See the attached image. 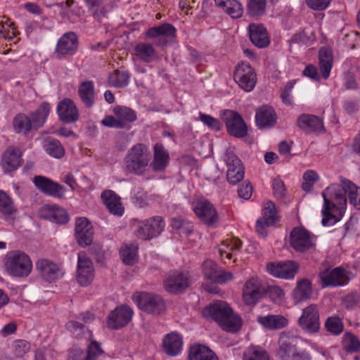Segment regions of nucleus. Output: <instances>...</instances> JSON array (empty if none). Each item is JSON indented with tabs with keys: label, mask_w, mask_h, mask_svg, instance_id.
<instances>
[{
	"label": "nucleus",
	"mask_w": 360,
	"mask_h": 360,
	"mask_svg": "<svg viewBox=\"0 0 360 360\" xmlns=\"http://www.w3.org/2000/svg\"><path fill=\"white\" fill-rule=\"evenodd\" d=\"M322 195L321 222L324 226H333L341 219L347 209V200L360 211V187L353 181L332 184L323 191Z\"/></svg>",
	"instance_id": "1"
},
{
	"label": "nucleus",
	"mask_w": 360,
	"mask_h": 360,
	"mask_svg": "<svg viewBox=\"0 0 360 360\" xmlns=\"http://www.w3.org/2000/svg\"><path fill=\"white\" fill-rule=\"evenodd\" d=\"M202 315L205 318L213 319L223 330L228 332H237L242 326L240 318L224 301H217L204 307Z\"/></svg>",
	"instance_id": "2"
},
{
	"label": "nucleus",
	"mask_w": 360,
	"mask_h": 360,
	"mask_svg": "<svg viewBox=\"0 0 360 360\" xmlns=\"http://www.w3.org/2000/svg\"><path fill=\"white\" fill-rule=\"evenodd\" d=\"M4 269L13 278H25L32 273L33 264L27 254L20 250H13L6 254Z\"/></svg>",
	"instance_id": "3"
},
{
	"label": "nucleus",
	"mask_w": 360,
	"mask_h": 360,
	"mask_svg": "<svg viewBox=\"0 0 360 360\" xmlns=\"http://www.w3.org/2000/svg\"><path fill=\"white\" fill-rule=\"evenodd\" d=\"M150 160L148 147L143 143L135 144L128 150L124 163L128 172L136 174H143L147 170Z\"/></svg>",
	"instance_id": "4"
},
{
	"label": "nucleus",
	"mask_w": 360,
	"mask_h": 360,
	"mask_svg": "<svg viewBox=\"0 0 360 360\" xmlns=\"http://www.w3.org/2000/svg\"><path fill=\"white\" fill-rule=\"evenodd\" d=\"M135 236L142 240H150L161 233L165 222L162 217L156 216L145 220L134 219L132 222Z\"/></svg>",
	"instance_id": "5"
},
{
	"label": "nucleus",
	"mask_w": 360,
	"mask_h": 360,
	"mask_svg": "<svg viewBox=\"0 0 360 360\" xmlns=\"http://www.w3.org/2000/svg\"><path fill=\"white\" fill-rule=\"evenodd\" d=\"M290 244L297 252H311L316 250V236L304 228L296 226L290 233Z\"/></svg>",
	"instance_id": "6"
},
{
	"label": "nucleus",
	"mask_w": 360,
	"mask_h": 360,
	"mask_svg": "<svg viewBox=\"0 0 360 360\" xmlns=\"http://www.w3.org/2000/svg\"><path fill=\"white\" fill-rule=\"evenodd\" d=\"M132 298L140 309L148 314H160L165 309L163 299L158 295L136 292Z\"/></svg>",
	"instance_id": "7"
},
{
	"label": "nucleus",
	"mask_w": 360,
	"mask_h": 360,
	"mask_svg": "<svg viewBox=\"0 0 360 360\" xmlns=\"http://www.w3.org/2000/svg\"><path fill=\"white\" fill-rule=\"evenodd\" d=\"M115 116H106L101 123L109 127L125 128L129 123L136 120L135 111L128 107L117 105L113 108Z\"/></svg>",
	"instance_id": "8"
},
{
	"label": "nucleus",
	"mask_w": 360,
	"mask_h": 360,
	"mask_svg": "<svg viewBox=\"0 0 360 360\" xmlns=\"http://www.w3.org/2000/svg\"><path fill=\"white\" fill-rule=\"evenodd\" d=\"M191 278L188 271H174L164 280V288L169 293L179 294L190 286Z\"/></svg>",
	"instance_id": "9"
},
{
	"label": "nucleus",
	"mask_w": 360,
	"mask_h": 360,
	"mask_svg": "<svg viewBox=\"0 0 360 360\" xmlns=\"http://www.w3.org/2000/svg\"><path fill=\"white\" fill-rule=\"evenodd\" d=\"M349 271L342 266L327 269L320 274L322 287L344 286L349 281Z\"/></svg>",
	"instance_id": "10"
},
{
	"label": "nucleus",
	"mask_w": 360,
	"mask_h": 360,
	"mask_svg": "<svg viewBox=\"0 0 360 360\" xmlns=\"http://www.w3.org/2000/svg\"><path fill=\"white\" fill-rule=\"evenodd\" d=\"M222 119L230 135L237 138H243L247 135V125L238 112L226 110L223 113Z\"/></svg>",
	"instance_id": "11"
},
{
	"label": "nucleus",
	"mask_w": 360,
	"mask_h": 360,
	"mask_svg": "<svg viewBox=\"0 0 360 360\" xmlns=\"http://www.w3.org/2000/svg\"><path fill=\"white\" fill-rule=\"evenodd\" d=\"M191 207L194 213L204 224L210 226L217 221V212L209 200L205 198L194 200Z\"/></svg>",
	"instance_id": "12"
},
{
	"label": "nucleus",
	"mask_w": 360,
	"mask_h": 360,
	"mask_svg": "<svg viewBox=\"0 0 360 360\" xmlns=\"http://www.w3.org/2000/svg\"><path fill=\"white\" fill-rule=\"evenodd\" d=\"M233 77L238 86L248 92L253 90L257 82L256 74L248 63L238 64L234 71Z\"/></svg>",
	"instance_id": "13"
},
{
	"label": "nucleus",
	"mask_w": 360,
	"mask_h": 360,
	"mask_svg": "<svg viewBox=\"0 0 360 360\" xmlns=\"http://www.w3.org/2000/svg\"><path fill=\"white\" fill-rule=\"evenodd\" d=\"M263 296V288L261 281L252 276L245 283L242 297L244 303L248 306L256 305Z\"/></svg>",
	"instance_id": "14"
},
{
	"label": "nucleus",
	"mask_w": 360,
	"mask_h": 360,
	"mask_svg": "<svg viewBox=\"0 0 360 360\" xmlns=\"http://www.w3.org/2000/svg\"><path fill=\"white\" fill-rule=\"evenodd\" d=\"M298 321L300 326L307 333L318 332L320 328V318L317 306L310 304L304 308Z\"/></svg>",
	"instance_id": "15"
},
{
	"label": "nucleus",
	"mask_w": 360,
	"mask_h": 360,
	"mask_svg": "<svg viewBox=\"0 0 360 360\" xmlns=\"http://www.w3.org/2000/svg\"><path fill=\"white\" fill-rule=\"evenodd\" d=\"M133 316V310L127 305H120L111 311L106 320L107 326L111 329H119L127 326Z\"/></svg>",
	"instance_id": "16"
},
{
	"label": "nucleus",
	"mask_w": 360,
	"mask_h": 360,
	"mask_svg": "<svg viewBox=\"0 0 360 360\" xmlns=\"http://www.w3.org/2000/svg\"><path fill=\"white\" fill-rule=\"evenodd\" d=\"M94 277V268L93 263L84 252L78 253L77 281L80 285H89Z\"/></svg>",
	"instance_id": "17"
},
{
	"label": "nucleus",
	"mask_w": 360,
	"mask_h": 360,
	"mask_svg": "<svg viewBox=\"0 0 360 360\" xmlns=\"http://www.w3.org/2000/svg\"><path fill=\"white\" fill-rule=\"evenodd\" d=\"M204 276L216 283L222 284L232 280L233 274L229 271H224L212 260H205L202 265Z\"/></svg>",
	"instance_id": "18"
},
{
	"label": "nucleus",
	"mask_w": 360,
	"mask_h": 360,
	"mask_svg": "<svg viewBox=\"0 0 360 360\" xmlns=\"http://www.w3.org/2000/svg\"><path fill=\"white\" fill-rule=\"evenodd\" d=\"M176 29L169 23H164L159 27L148 29L146 36L155 39V44L165 46L175 38Z\"/></svg>",
	"instance_id": "19"
},
{
	"label": "nucleus",
	"mask_w": 360,
	"mask_h": 360,
	"mask_svg": "<svg viewBox=\"0 0 360 360\" xmlns=\"http://www.w3.org/2000/svg\"><path fill=\"white\" fill-rule=\"evenodd\" d=\"M36 268L42 278L48 282H53L61 278L64 271L57 264L47 259H40L36 262Z\"/></svg>",
	"instance_id": "20"
},
{
	"label": "nucleus",
	"mask_w": 360,
	"mask_h": 360,
	"mask_svg": "<svg viewBox=\"0 0 360 360\" xmlns=\"http://www.w3.org/2000/svg\"><path fill=\"white\" fill-rule=\"evenodd\" d=\"M267 271L274 277L291 279L295 276L298 265L293 261L279 262L270 263L266 266Z\"/></svg>",
	"instance_id": "21"
},
{
	"label": "nucleus",
	"mask_w": 360,
	"mask_h": 360,
	"mask_svg": "<svg viewBox=\"0 0 360 360\" xmlns=\"http://www.w3.org/2000/svg\"><path fill=\"white\" fill-rule=\"evenodd\" d=\"M297 125L307 134H319L325 131L323 120L314 115H300L297 120Z\"/></svg>",
	"instance_id": "22"
},
{
	"label": "nucleus",
	"mask_w": 360,
	"mask_h": 360,
	"mask_svg": "<svg viewBox=\"0 0 360 360\" xmlns=\"http://www.w3.org/2000/svg\"><path fill=\"white\" fill-rule=\"evenodd\" d=\"M93 236V227L90 221L84 217L78 218L75 225V237L79 245L82 247L91 245Z\"/></svg>",
	"instance_id": "23"
},
{
	"label": "nucleus",
	"mask_w": 360,
	"mask_h": 360,
	"mask_svg": "<svg viewBox=\"0 0 360 360\" xmlns=\"http://www.w3.org/2000/svg\"><path fill=\"white\" fill-rule=\"evenodd\" d=\"M78 48V39L75 33L70 32L64 34L58 41L56 53L59 57L72 56Z\"/></svg>",
	"instance_id": "24"
},
{
	"label": "nucleus",
	"mask_w": 360,
	"mask_h": 360,
	"mask_svg": "<svg viewBox=\"0 0 360 360\" xmlns=\"http://www.w3.org/2000/svg\"><path fill=\"white\" fill-rule=\"evenodd\" d=\"M40 217L58 224L68 222L69 217L66 211L56 205H44L39 210Z\"/></svg>",
	"instance_id": "25"
},
{
	"label": "nucleus",
	"mask_w": 360,
	"mask_h": 360,
	"mask_svg": "<svg viewBox=\"0 0 360 360\" xmlns=\"http://www.w3.org/2000/svg\"><path fill=\"white\" fill-rule=\"evenodd\" d=\"M248 33L251 42L258 48H265L270 44V39L266 27L262 24L250 23Z\"/></svg>",
	"instance_id": "26"
},
{
	"label": "nucleus",
	"mask_w": 360,
	"mask_h": 360,
	"mask_svg": "<svg viewBox=\"0 0 360 360\" xmlns=\"http://www.w3.org/2000/svg\"><path fill=\"white\" fill-rule=\"evenodd\" d=\"M103 354L99 344L96 341H91L86 352L79 348L72 349L68 360H96Z\"/></svg>",
	"instance_id": "27"
},
{
	"label": "nucleus",
	"mask_w": 360,
	"mask_h": 360,
	"mask_svg": "<svg viewBox=\"0 0 360 360\" xmlns=\"http://www.w3.org/2000/svg\"><path fill=\"white\" fill-rule=\"evenodd\" d=\"M169 161V155L161 143H156L153 146V158L150 167L156 173H162L165 171Z\"/></svg>",
	"instance_id": "28"
},
{
	"label": "nucleus",
	"mask_w": 360,
	"mask_h": 360,
	"mask_svg": "<svg viewBox=\"0 0 360 360\" xmlns=\"http://www.w3.org/2000/svg\"><path fill=\"white\" fill-rule=\"evenodd\" d=\"M57 112L60 119L67 123L77 121L79 112L74 102L69 98L60 101L57 106Z\"/></svg>",
	"instance_id": "29"
},
{
	"label": "nucleus",
	"mask_w": 360,
	"mask_h": 360,
	"mask_svg": "<svg viewBox=\"0 0 360 360\" xmlns=\"http://www.w3.org/2000/svg\"><path fill=\"white\" fill-rule=\"evenodd\" d=\"M227 179L243 180L245 168L241 160L232 152L226 153Z\"/></svg>",
	"instance_id": "30"
},
{
	"label": "nucleus",
	"mask_w": 360,
	"mask_h": 360,
	"mask_svg": "<svg viewBox=\"0 0 360 360\" xmlns=\"http://www.w3.org/2000/svg\"><path fill=\"white\" fill-rule=\"evenodd\" d=\"M22 153L20 149L9 147L3 154L1 166L5 172L9 173L18 168L20 164Z\"/></svg>",
	"instance_id": "31"
},
{
	"label": "nucleus",
	"mask_w": 360,
	"mask_h": 360,
	"mask_svg": "<svg viewBox=\"0 0 360 360\" xmlns=\"http://www.w3.org/2000/svg\"><path fill=\"white\" fill-rule=\"evenodd\" d=\"M297 341L293 337L281 335L278 340L276 355L280 360H290L297 348Z\"/></svg>",
	"instance_id": "32"
},
{
	"label": "nucleus",
	"mask_w": 360,
	"mask_h": 360,
	"mask_svg": "<svg viewBox=\"0 0 360 360\" xmlns=\"http://www.w3.org/2000/svg\"><path fill=\"white\" fill-rule=\"evenodd\" d=\"M183 347V338L176 332H172L165 336L162 340V347L165 352L171 356L179 355Z\"/></svg>",
	"instance_id": "33"
},
{
	"label": "nucleus",
	"mask_w": 360,
	"mask_h": 360,
	"mask_svg": "<svg viewBox=\"0 0 360 360\" xmlns=\"http://www.w3.org/2000/svg\"><path fill=\"white\" fill-rule=\"evenodd\" d=\"M255 120L259 129L270 128L276 124V115L271 107L264 105L256 111Z\"/></svg>",
	"instance_id": "34"
},
{
	"label": "nucleus",
	"mask_w": 360,
	"mask_h": 360,
	"mask_svg": "<svg viewBox=\"0 0 360 360\" xmlns=\"http://www.w3.org/2000/svg\"><path fill=\"white\" fill-rule=\"evenodd\" d=\"M242 243L240 240L236 237H231L224 239L218 249V252L221 259H231L234 251L239 250Z\"/></svg>",
	"instance_id": "35"
},
{
	"label": "nucleus",
	"mask_w": 360,
	"mask_h": 360,
	"mask_svg": "<svg viewBox=\"0 0 360 360\" xmlns=\"http://www.w3.org/2000/svg\"><path fill=\"white\" fill-rule=\"evenodd\" d=\"M134 51L136 57L144 63H151L158 58V53L150 43H138L134 47Z\"/></svg>",
	"instance_id": "36"
},
{
	"label": "nucleus",
	"mask_w": 360,
	"mask_h": 360,
	"mask_svg": "<svg viewBox=\"0 0 360 360\" xmlns=\"http://www.w3.org/2000/svg\"><path fill=\"white\" fill-rule=\"evenodd\" d=\"M101 198L110 212L114 215L121 217L124 213V208L120 198L111 191H105L101 194Z\"/></svg>",
	"instance_id": "37"
},
{
	"label": "nucleus",
	"mask_w": 360,
	"mask_h": 360,
	"mask_svg": "<svg viewBox=\"0 0 360 360\" xmlns=\"http://www.w3.org/2000/svg\"><path fill=\"white\" fill-rule=\"evenodd\" d=\"M78 95L86 107H92L95 102V89L93 82L89 80L82 82L78 87Z\"/></svg>",
	"instance_id": "38"
},
{
	"label": "nucleus",
	"mask_w": 360,
	"mask_h": 360,
	"mask_svg": "<svg viewBox=\"0 0 360 360\" xmlns=\"http://www.w3.org/2000/svg\"><path fill=\"white\" fill-rule=\"evenodd\" d=\"M312 294L311 283L307 278L297 281V285L292 292V298L297 303L310 299Z\"/></svg>",
	"instance_id": "39"
},
{
	"label": "nucleus",
	"mask_w": 360,
	"mask_h": 360,
	"mask_svg": "<svg viewBox=\"0 0 360 360\" xmlns=\"http://www.w3.org/2000/svg\"><path fill=\"white\" fill-rule=\"evenodd\" d=\"M214 2L233 18H239L243 15V6L237 0H214Z\"/></svg>",
	"instance_id": "40"
},
{
	"label": "nucleus",
	"mask_w": 360,
	"mask_h": 360,
	"mask_svg": "<svg viewBox=\"0 0 360 360\" xmlns=\"http://www.w3.org/2000/svg\"><path fill=\"white\" fill-rule=\"evenodd\" d=\"M189 360H218L216 354L207 346L195 345L190 347Z\"/></svg>",
	"instance_id": "41"
},
{
	"label": "nucleus",
	"mask_w": 360,
	"mask_h": 360,
	"mask_svg": "<svg viewBox=\"0 0 360 360\" xmlns=\"http://www.w3.org/2000/svg\"><path fill=\"white\" fill-rule=\"evenodd\" d=\"M18 209L12 198L4 191L0 190V213L4 217L8 219H13Z\"/></svg>",
	"instance_id": "42"
},
{
	"label": "nucleus",
	"mask_w": 360,
	"mask_h": 360,
	"mask_svg": "<svg viewBox=\"0 0 360 360\" xmlns=\"http://www.w3.org/2000/svg\"><path fill=\"white\" fill-rule=\"evenodd\" d=\"M45 194L57 198L64 196L66 189L56 181H33Z\"/></svg>",
	"instance_id": "43"
},
{
	"label": "nucleus",
	"mask_w": 360,
	"mask_h": 360,
	"mask_svg": "<svg viewBox=\"0 0 360 360\" xmlns=\"http://www.w3.org/2000/svg\"><path fill=\"white\" fill-rule=\"evenodd\" d=\"M50 112V105L44 102L40 106L30 114L29 117L34 129H38L43 126Z\"/></svg>",
	"instance_id": "44"
},
{
	"label": "nucleus",
	"mask_w": 360,
	"mask_h": 360,
	"mask_svg": "<svg viewBox=\"0 0 360 360\" xmlns=\"http://www.w3.org/2000/svg\"><path fill=\"white\" fill-rule=\"evenodd\" d=\"M333 56L331 51L323 47L319 50V66L322 77L327 79L332 68Z\"/></svg>",
	"instance_id": "45"
},
{
	"label": "nucleus",
	"mask_w": 360,
	"mask_h": 360,
	"mask_svg": "<svg viewBox=\"0 0 360 360\" xmlns=\"http://www.w3.org/2000/svg\"><path fill=\"white\" fill-rule=\"evenodd\" d=\"M257 321L269 329H280L288 324V320L281 315H267L259 316Z\"/></svg>",
	"instance_id": "46"
},
{
	"label": "nucleus",
	"mask_w": 360,
	"mask_h": 360,
	"mask_svg": "<svg viewBox=\"0 0 360 360\" xmlns=\"http://www.w3.org/2000/svg\"><path fill=\"white\" fill-rule=\"evenodd\" d=\"M122 262L127 265H134L138 262V247L134 245H123L120 250Z\"/></svg>",
	"instance_id": "47"
},
{
	"label": "nucleus",
	"mask_w": 360,
	"mask_h": 360,
	"mask_svg": "<svg viewBox=\"0 0 360 360\" xmlns=\"http://www.w3.org/2000/svg\"><path fill=\"white\" fill-rule=\"evenodd\" d=\"M84 2L94 18L100 20L105 16L108 9L103 0H84Z\"/></svg>",
	"instance_id": "48"
},
{
	"label": "nucleus",
	"mask_w": 360,
	"mask_h": 360,
	"mask_svg": "<svg viewBox=\"0 0 360 360\" xmlns=\"http://www.w3.org/2000/svg\"><path fill=\"white\" fill-rule=\"evenodd\" d=\"M260 219L266 221L267 224H275L278 221V212L275 204L271 200L264 202L262 207V217Z\"/></svg>",
	"instance_id": "49"
},
{
	"label": "nucleus",
	"mask_w": 360,
	"mask_h": 360,
	"mask_svg": "<svg viewBox=\"0 0 360 360\" xmlns=\"http://www.w3.org/2000/svg\"><path fill=\"white\" fill-rule=\"evenodd\" d=\"M44 148L46 152L55 158H61L65 155V149L60 143L52 138H47L44 141Z\"/></svg>",
	"instance_id": "50"
},
{
	"label": "nucleus",
	"mask_w": 360,
	"mask_h": 360,
	"mask_svg": "<svg viewBox=\"0 0 360 360\" xmlns=\"http://www.w3.org/2000/svg\"><path fill=\"white\" fill-rule=\"evenodd\" d=\"M266 0H248L246 13L250 17L259 18L266 12Z\"/></svg>",
	"instance_id": "51"
},
{
	"label": "nucleus",
	"mask_w": 360,
	"mask_h": 360,
	"mask_svg": "<svg viewBox=\"0 0 360 360\" xmlns=\"http://www.w3.org/2000/svg\"><path fill=\"white\" fill-rule=\"evenodd\" d=\"M243 360H270V358L264 349L252 345L245 349Z\"/></svg>",
	"instance_id": "52"
},
{
	"label": "nucleus",
	"mask_w": 360,
	"mask_h": 360,
	"mask_svg": "<svg viewBox=\"0 0 360 360\" xmlns=\"http://www.w3.org/2000/svg\"><path fill=\"white\" fill-rule=\"evenodd\" d=\"M129 75L126 71L116 70L109 75L108 82L110 85L122 88L126 86L129 83Z\"/></svg>",
	"instance_id": "53"
},
{
	"label": "nucleus",
	"mask_w": 360,
	"mask_h": 360,
	"mask_svg": "<svg viewBox=\"0 0 360 360\" xmlns=\"http://www.w3.org/2000/svg\"><path fill=\"white\" fill-rule=\"evenodd\" d=\"M13 127L16 132H22L26 134L33 128V126L30 117L23 114H19L14 118Z\"/></svg>",
	"instance_id": "54"
},
{
	"label": "nucleus",
	"mask_w": 360,
	"mask_h": 360,
	"mask_svg": "<svg viewBox=\"0 0 360 360\" xmlns=\"http://www.w3.org/2000/svg\"><path fill=\"white\" fill-rule=\"evenodd\" d=\"M326 330L332 334L339 335L343 331L344 325L338 316L328 317L325 323Z\"/></svg>",
	"instance_id": "55"
},
{
	"label": "nucleus",
	"mask_w": 360,
	"mask_h": 360,
	"mask_svg": "<svg viewBox=\"0 0 360 360\" xmlns=\"http://www.w3.org/2000/svg\"><path fill=\"white\" fill-rule=\"evenodd\" d=\"M344 345L348 352H356L360 349V341L352 333L345 335Z\"/></svg>",
	"instance_id": "56"
},
{
	"label": "nucleus",
	"mask_w": 360,
	"mask_h": 360,
	"mask_svg": "<svg viewBox=\"0 0 360 360\" xmlns=\"http://www.w3.org/2000/svg\"><path fill=\"white\" fill-rule=\"evenodd\" d=\"M200 120L207 127L212 130L219 131L221 128L220 122L211 115L200 112Z\"/></svg>",
	"instance_id": "57"
},
{
	"label": "nucleus",
	"mask_w": 360,
	"mask_h": 360,
	"mask_svg": "<svg viewBox=\"0 0 360 360\" xmlns=\"http://www.w3.org/2000/svg\"><path fill=\"white\" fill-rule=\"evenodd\" d=\"M13 347L15 356L22 357L30 351V345L25 340H16L13 344Z\"/></svg>",
	"instance_id": "58"
},
{
	"label": "nucleus",
	"mask_w": 360,
	"mask_h": 360,
	"mask_svg": "<svg viewBox=\"0 0 360 360\" xmlns=\"http://www.w3.org/2000/svg\"><path fill=\"white\" fill-rule=\"evenodd\" d=\"M252 192L253 187L250 181H243V183L238 186V194L240 198L249 200L252 195Z\"/></svg>",
	"instance_id": "59"
},
{
	"label": "nucleus",
	"mask_w": 360,
	"mask_h": 360,
	"mask_svg": "<svg viewBox=\"0 0 360 360\" xmlns=\"http://www.w3.org/2000/svg\"><path fill=\"white\" fill-rule=\"evenodd\" d=\"M65 327L75 337H79L84 332L85 326L84 324L75 321H69L67 322Z\"/></svg>",
	"instance_id": "60"
},
{
	"label": "nucleus",
	"mask_w": 360,
	"mask_h": 360,
	"mask_svg": "<svg viewBox=\"0 0 360 360\" xmlns=\"http://www.w3.org/2000/svg\"><path fill=\"white\" fill-rule=\"evenodd\" d=\"M272 188L275 198L279 200L284 198L286 193L284 181H273Z\"/></svg>",
	"instance_id": "61"
},
{
	"label": "nucleus",
	"mask_w": 360,
	"mask_h": 360,
	"mask_svg": "<svg viewBox=\"0 0 360 360\" xmlns=\"http://www.w3.org/2000/svg\"><path fill=\"white\" fill-rule=\"evenodd\" d=\"M307 5L315 11H322L328 7L330 0H305Z\"/></svg>",
	"instance_id": "62"
},
{
	"label": "nucleus",
	"mask_w": 360,
	"mask_h": 360,
	"mask_svg": "<svg viewBox=\"0 0 360 360\" xmlns=\"http://www.w3.org/2000/svg\"><path fill=\"white\" fill-rule=\"evenodd\" d=\"M274 224H267L266 221L262 219H258L256 221L255 229L257 233L262 237H264L267 234V228Z\"/></svg>",
	"instance_id": "63"
},
{
	"label": "nucleus",
	"mask_w": 360,
	"mask_h": 360,
	"mask_svg": "<svg viewBox=\"0 0 360 360\" xmlns=\"http://www.w3.org/2000/svg\"><path fill=\"white\" fill-rule=\"evenodd\" d=\"M290 360H311V356L306 350L298 349L297 347Z\"/></svg>",
	"instance_id": "64"
}]
</instances>
